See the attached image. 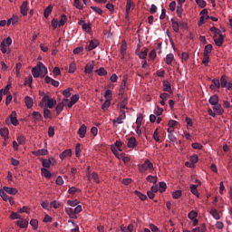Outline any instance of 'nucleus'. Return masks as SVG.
I'll list each match as a JSON object with an SVG mask.
<instances>
[{
  "label": "nucleus",
  "mask_w": 232,
  "mask_h": 232,
  "mask_svg": "<svg viewBox=\"0 0 232 232\" xmlns=\"http://www.w3.org/2000/svg\"><path fill=\"white\" fill-rule=\"evenodd\" d=\"M140 173H145L147 169L153 171V163L150 160H146L143 164L139 166Z\"/></svg>",
  "instance_id": "f257e3e1"
},
{
  "label": "nucleus",
  "mask_w": 232,
  "mask_h": 232,
  "mask_svg": "<svg viewBox=\"0 0 232 232\" xmlns=\"http://www.w3.org/2000/svg\"><path fill=\"white\" fill-rule=\"evenodd\" d=\"M11 44H12V38L7 37L5 40H4L0 45L2 53H6V52H8V50L6 49V46H10Z\"/></svg>",
  "instance_id": "f03ea898"
},
{
  "label": "nucleus",
  "mask_w": 232,
  "mask_h": 232,
  "mask_svg": "<svg viewBox=\"0 0 232 232\" xmlns=\"http://www.w3.org/2000/svg\"><path fill=\"white\" fill-rule=\"evenodd\" d=\"M46 101H47V106L48 108H50V110L53 109L55 104H57V101L53 99H48V96H44L42 99V102H46Z\"/></svg>",
  "instance_id": "7ed1b4c3"
},
{
  "label": "nucleus",
  "mask_w": 232,
  "mask_h": 232,
  "mask_svg": "<svg viewBox=\"0 0 232 232\" xmlns=\"http://www.w3.org/2000/svg\"><path fill=\"white\" fill-rule=\"evenodd\" d=\"M124 119H126V111H121L120 116L116 120H113L112 122L113 124H122V121H124Z\"/></svg>",
  "instance_id": "20e7f679"
},
{
  "label": "nucleus",
  "mask_w": 232,
  "mask_h": 232,
  "mask_svg": "<svg viewBox=\"0 0 232 232\" xmlns=\"http://www.w3.org/2000/svg\"><path fill=\"white\" fill-rule=\"evenodd\" d=\"M20 13L22 15H28V1L23 2L22 5L20 6Z\"/></svg>",
  "instance_id": "39448f33"
},
{
  "label": "nucleus",
  "mask_w": 232,
  "mask_h": 232,
  "mask_svg": "<svg viewBox=\"0 0 232 232\" xmlns=\"http://www.w3.org/2000/svg\"><path fill=\"white\" fill-rule=\"evenodd\" d=\"M97 46H99V41L92 40L89 45L86 46V50H88V52H92V50H95Z\"/></svg>",
  "instance_id": "423d86ee"
},
{
  "label": "nucleus",
  "mask_w": 232,
  "mask_h": 232,
  "mask_svg": "<svg viewBox=\"0 0 232 232\" xmlns=\"http://www.w3.org/2000/svg\"><path fill=\"white\" fill-rule=\"evenodd\" d=\"M224 35L214 36V43L216 46H222L224 44Z\"/></svg>",
  "instance_id": "0eeeda50"
},
{
  "label": "nucleus",
  "mask_w": 232,
  "mask_h": 232,
  "mask_svg": "<svg viewBox=\"0 0 232 232\" xmlns=\"http://www.w3.org/2000/svg\"><path fill=\"white\" fill-rule=\"evenodd\" d=\"M16 116H17V113L15 111H12V113L9 116L13 126H17V124H19V121L17 120Z\"/></svg>",
  "instance_id": "6e6552de"
},
{
  "label": "nucleus",
  "mask_w": 232,
  "mask_h": 232,
  "mask_svg": "<svg viewBox=\"0 0 232 232\" xmlns=\"http://www.w3.org/2000/svg\"><path fill=\"white\" fill-rule=\"evenodd\" d=\"M163 92H167L168 93H173V90L171 89V83L168 81H163Z\"/></svg>",
  "instance_id": "1a4fd4ad"
},
{
  "label": "nucleus",
  "mask_w": 232,
  "mask_h": 232,
  "mask_svg": "<svg viewBox=\"0 0 232 232\" xmlns=\"http://www.w3.org/2000/svg\"><path fill=\"white\" fill-rule=\"evenodd\" d=\"M86 125L82 124L80 129L78 130V135L80 139H84L86 137Z\"/></svg>",
  "instance_id": "9d476101"
},
{
  "label": "nucleus",
  "mask_w": 232,
  "mask_h": 232,
  "mask_svg": "<svg viewBox=\"0 0 232 232\" xmlns=\"http://www.w3.org/2000/svg\"><path fill=\"white\" fill-rule=\"evenodd\" d=\"M210 90H220V80L213 79L212 84L210 85Z\"/></svg>",
  "instance_id": "9b49d317"
},
{
  "label": "nucleus",
  "mask_w": 232,
  "mask_h": 232,
  "mask_svg": "<svg viewBox=\"0 0 232 232\" xmlns=\"http://www.w3.org/2000/svg\"><path fill=\"white\" fill-rule=\"evenodd\" d=\"M45 82H46V84H50V82H51V84H52L53 86H54V88L59 87V82L53 80V79L51 78L50 76H46V77H45Z\"/></svg>",
  "instance_id": "f8f14e48"
},
{
  "label": "nucleus",
  "mask_w": 232,
  "mask_h": 232,
  "mask_svg": "<svg viewBox=\"0 0 232 232\" xmlns=\"http://www.w3.org/2000/svg\"><path fill=\"white\" fill-rule=\"evenodd\" d=\"M3 189L5 193H8V195H17L18 191L17 188L10 187H4Z\"/></svg>",
  "instance_id": "ddd939ff"
},
{
  "label": "nucleus",
  "mask_w": 232,
  "mask_h": 232,
  "mask_svg": "<svg viewBox=\"0 0 232 232\" xmlns=\"http://www.w3.org/2000/svg\"><path fill=\"white\" fill-rule=\"evenodd\" d=\"M66 157H72V150H65L63 152L60 154L61 160H64Z\"/></svg>",
  "instance_id": "4468645a"
},
{
  "label": "nucleus",
  "mask_w": 232,
  "mask_h": 232,
  "mask_svg": "<svg viewBox=\"0 0 232 232\" xmlns=\"http://www.w3.org/2000/svg\"><path fill=\"white\" fill-rule=\"evenodd\" d=\"M33 155H35L36 157L48 155V150L42 149V150H38L36 151H33Z\"/></svg>",
  "instance_id": "2eb2a0df"
},
{
  "label": "nucleus",
  "mask_w": 232,
  "mask_h": 232,
  "mask_svg": "<svg viewBox=\"0 0 232 232\" xmlns=\"http://www.w3.org/2000/svg\"><path fill=\"white\" fill-rule=\"evenodd\" d=\"M8 133H9V130L7 128L0 129V135L5 139V140H8Z\"/></svg>",
  "instance_id": "dca6fc26"
},
{
  "label": "nucleus",
  "mask_w": 232,
  "mask_h": 232,
  "mask_svg": "<svg viewBox=\"0 0 232 232\" xmlns=\"http://www.w3.org/2000/svg\"><path fill=\"white\" fill-rule=\"evenodd\" d=\"M65 212L70 217V218H77V216L75 215V210L72 208H65Z\"/></svg>",
  "instance_id": "f3484780"
},
{
  "label": "nucleus",
  "mask_w": 232,
  "mask_h": 232,
  "mask_svg": "<svg viewBox=\"0 0 232 232\" xmlns=\"http://www.w3.org/2000/svg\"><path fill=\"white\" fill-rule=\"evenodd\" d=\"M128 148H135L137 146V140L135 137H130L127 143Z\"/></svg>",
  "instance_id": "a211bd4d"
},
{
  "label": "nucleus",
  "mask_w": 232,
  "mask_h": 232,
  "mask_svg": "<svg viewBox=\"0 0 232 232\" xmlns=\"http://www.w3.org/2000/svg\"><path fill=\"white\" fill-rule=\"evenodd\" d=\"M214 111L218 113V115H222L224 113V110L222 109V105L216 103L213 107Z\"/></svg>",
  "instance_id": "6ab92c4d"
},
{
  "label": "nucleus",
  "mask_w": 232,
  "mask_h": 232,
  "mask_svg": "<svg viewBox=\"0 0 232 232\" xmlns=\"http://www.w3.org/2000/svg\"><path fill=\"white\" fill-rule=\"evenodd\" d=\"M171 24H172V28H173L174 32H176V34H179V28L180 26L179 22H177L175 20V18H171Z\"/></svg>",
  "instance_id": "aec40b11"
},
{
  "label": "nucleus",
  "mask_w": 232,
  "mask_h": 232,
  "mask_svg": "<svg viewBox=\"0 0 232 232\" xmlns=\"http://www.w3.org/2000/svg\"><path fill=\"white\" fill-rule=\"evenodd\" d=\"M38 68L40 70L39 72H40L41 77H44V75L48 73V69H46V66H44V64L38 65Z\"/></svg>",
  "instance_id": "412c9836"
},
{
  "label": "nucleus",
  "mask_w": 232,
  "mask_h": 232,
  "mask_svg": "<svg viewBox=\"0 0 232 232\" xmlns=\"http://www.w3.org/2000/svg\"><path fill=\"white\" fill-rule=\"evenodd\" d=\"M52 10H53V6L52 5H48L44 12V15L45 17V19H48V17H50V14H52Z\"/></svg>",
  "instance_id": "4be33fe9"
},
{
  "label": "nucleus",
  "mask_w": 232,
  "mask_h": 232,
  "mask_svg": "<svg viewBox=\"0 0 232 232\" xmlns=\"http://www.w3.org/2000/svg\"><path fill=\"white\" fill-rule=\"evenodd\" d=\"M33 118H34V122H39V121L43 120V115H41L39 111H34Z\"/></svg>",
  "instance_id": "5701e85b"
},
{
  "label": "nucleus",
  "mask_w": 232,
  "mask_h": 232,
  "mask_svg": "<svg viewBox=\"0 0 232 232\" xmlns=\"http://www.w3.org/2000/svg\"><path fill=\"white\" fill-rule=\"evenodd\" d=\"M209 104L215 106V104H218V96L217 94L211 96L208 100Z\"/></svg>",
  "instance_id": "b1692460"
},
{
  "label": "nucleus",
  "mask_w": 232,
  "mask_h": 232,
  "mask_svg": "<svg viewBox=\"0 0 232 232\" xmlns=\"http://www.w3.org/2000/svg\"><path fill=\"white\" fill-rule=\"evenodd\" d=\"M95 73H97L100 77H104L108 75V71H106L103 67L98 69L95 71Z\"/></svg>",
  "instance_id": "393cba45"
},
{
  "label": "nucleus",
  "mask_w": 232,
  "mask_h": 232,
  "mask_svg": "<svg viewBox=\"0 0 232 232\" xmlns=\"http://www.w3.org/2000/svg\"><path fill=\"white\" fill-rule=\"evenodd\" d=\"M128 104V99H123L120 103V111H124V110H128V107H126Z\"/></svg>",
  "instance_id": "a878e982"
},
{
  "label": "nucleus",
  "mask_w": 232,
  "mask_h": 232,
  "mask_svg": "<svg viewBox=\"0 0 232 232\" xmlns=\"http://www.w3.org/2000/svg\"><path fill=\"white\" fill-rule=\"evenodd\" d=\"M32 73H33V77H34V78L41 77L39 65H37L36 67H34L32 69Z\"/></svg>",
  "instance_id": "bb28decb"
},
{
  "label": "nucleus",
  "mask_w": 232,
  "mask_h": 232,
  "mask_svg": "<svg viewBox=\"0 0 232 232\" xmlns=\"http://www.w3.org/2000/svg\"><path fill=\"white\" fill-rule=\"evenodd\" d=\"M42 166L44 168H50L52 166V160L41 159Z\"/></svg>",
  "instance_id": "cd10ccee"
},
{
  "label": "nucleus",
  "mask_w": 232,
  "mask_h": 232,
  "mask_svg": "<svg viewBox=\"0 0 232 232\" xmlns=\"http://www.w3.org/2000/svg\"><path fill=\"white\" fill-rule=\"evenodd\" d=\"M211 52H213V45L211 44H208L205 46L204 55H209Z\"/></svg>",
  "instance_id": "c85d7f7f"
},
{
  "label": "nucleus",
  "mask_w": 232,
  "mask_h": 232,
  "mask_svg": "<svg viewBox=\"0 0 232 232\" xmlns=\"http://www.w3.org/2000/svg\"><path fill=\"white\" fill-rule=\"evenodd\" d=\"M210 215L215 218V220H220V214H218V211L215 208H212L210 210Z\"/></svg>",
  "instance_id": "c756f323"
},
{
  "label": "nucleus",
  "mask_w": 232,
  "mask_h": 232,
  "mask_svg": "<svg viewBox=\"0 0 232 232\" xmlns=\"http://www.w3.org/2000/svg\"><path fill=\"white\" fill-rule=\"evenodd\" d=\"M132 3H133V0H127V5H126V19H128V16L130 15V10H131Z\"/></svg>",
  "instance_id": "7c9ffc66"
},
{
  "label": "nucleus",
  "mask_w": 232,
  "mask_h": 232,
  "mask_svg": "<svg viewBox=\"0 0 232 232\" xmlns=\"http://www.w3.org/2000/svg\"><path fill=\"white\" fill-rule=\"evenodd\" d=\"M66 21H68V17H66V14H62L61 15V19L58 22V26L61 28V26H64V24H66Z\"/></svg>",
  "instance_id": "2f4dec72"
},
{
  "label": "nucleus",
  "mask_w": 232,
  "mask_h": 232,
  "mask_svg": "<svg viewBox=\"0 0 232 232\" xmlns=\"http://www.w3.org/2000/svg\"><path fill=\"white\" fill-rule=\"evenodd\" d=\"M16 224L19 227L24 228L28 227V222L26 221V219H21L16 221Z\"/></svg>",
  "instance_id": "473e14b6"
},
{
  "label": "nucleus",
  "mask_w": 232,
  "mask_h": 232,
  "mask_svg": "<svg viewBox=\"0 0 232 232\" xmlns=\"http://www.w3.org/2000/svg\"><path fill=\"white\" fill-rule=\"evenodd\" d=\"M41 171H42V175H44V177H45V179H52V172H50V170L43 168L41 169Z\"/></svg>",
  "instance_id": "72a5a7b5"
},
{
  "label": "nucleus",
  "mask_w": 232,
  "mask_h": 232,
  "mask_svg": "<svg viewBox=\"0 0 232 232\" xmlns=\"http://www.w3.org/2000/svg\"><path fill=\"white\" fill-rule=\"evenodd\" d=\"M25 105L27 106L28 109L32 108L34 106V100L30 98V96H26L24 99Z\"/></svg>",
  "instance_id": "f704fd0d"
},
{
  "label": "nucleus",
  "mask_w": 232,
  "mask_h": 232,
  "mask_svg": "<svg viewBox=\"0 0 232 232\" xmlns=\"http://www.w3.org/2000/svg\"><path fill=\"white\" fill-rule=\"evenodd\" d=\"M175 59V55H173V53H169L166 56V63L169 65H171V63H173V60Z\"/></svg>",
  "instance_id": "c9c22d12"
},
{
  "label": "nucleus",
  "mask_w": 232,
  "mask_h": 232,
  "mask_svg": "<svg viewBox=\"0 0 232 232\" xmlns=\"http://www.w3.org/2000/svg\"><path fill=\"white\" fill-rule=\"evenodd\" d=\"M198 186L195 184L190 185V192L192 195H195L196 197H198V190L197 189Z\"/></svg>",
  "instance_id": "e433bc0d"
},
{
  "label": "nucleus",
  "mask_w": 232,
  "mask_h": 232,
  "mask_svg": "<svg viewBox=\"0 0 232 232\" xmlns=\"http://www.w3.org/2000/svg\"><path fill=\"white\" fill-rule=\"evenodd\" d=\"M63 110H64V102H59L56 106V113L57 115H59L61 113V111H63Z\"/></svg>",
  "instance_id": "4c0bfd02"
},
{
  "label": "nucleus",
  "mask_w": 232,
  "mask_h": 232,
  "mask_svg": "<svg viewBox=\"0 0 232 232\" xmlns=\"http://www.w3.org/2000/svg\"><path fill=\"white\" fill-rule=\"evenodd\" d=\"M111 104V102L110 99H107L104 103L102 106V110H103V111H106V110H108L110 108Z\"/></svg>",
  "instance_id": "58836bf2"
},
{
  "label": "nucleus",
  "mask_w": 232,
  "mask_h": 232,
  "mask_svg": "<svg viewBox=\"0 0 232 232\" xmlns=\"http://www.w3.org/2000/svg\"><path fill=\"white\" fill-rule=\"evenodd\" d=\"M219 84L221 88H226V86H227V80L226 79V75L221 76Z\"/></svg>",
  "instance_id": "ea45409f"
},
{
  "label": "nucleus",
  "mask_w": 232,
  "mask_h": 232,
  "mask_svg": "<svg viewBox=\"0 0 232 232\" xmlns=\"http://www.w3.org/2000/svg\"><path fill=\"white\" fill-rule=\"evenodd\" d=\"M140 59H146L148 57V48H145L144 50L140 51V53H138Z\"/></svg>",
  "instance_id": "a19ab883"
},
{
  "label": "nucleus",
  "mask_w": 232,
  "mask_h": 232,
  "mask_svg": "<svg viewBox=\"0 0 232 232\" xmlns=\"http://www.w3.org/2000/svg\"><path fill=\"white\" fill-rule=\"evenodd\" d=\"M93 68H94L93 63H92V64H86V65H85V69H84V72H85V73H92V72H93Z\"/></svg>",
  "instance_id": "79ce46f5"
},
{
  "label": "nucleus",
  "mask_w": 232,
  "mask_h": 232,
  "mask_svg": "<svg viewBox=\"0 0 232 232\" xmlns=\"http://www.w3.org/2000/svg\"><path fill=\"white\" fill-rule=\"evenodd\" d=\"M11 88H12V82H8L7 85L5 86V88L1 89L0 92H2V93H4V95H6V93H8V92L10 91Z\"/></svg>",
  "instance_id": "37998d69"
},
{
  "label": "nucleus",
  "mask_w": 232,
  "mask_h": 232,
  "mask_svg": "<svg viewBox=\"0 0 232 232\" xmlns=\"http://www.w3.org/2000/svg\"><path fill=\"white\" fill-rule=\"evenodd\" d=\"M73 6L78 10H82V3H81V0H74Z\"/></svg>",
  "instance_id": "c03bdc74"
},
{
  "label": "nucleus",
  "mask_w": 232,
  "mask_h": 232,
  "mask_svg": "<svg viewBox=\"0 0 232 232\" xmlns=\"http://www.w3.org/2000/svg\"><path fill=\"white\" fill-rule=\"evenodd\" d=\"M166 188H168V186L166 185V182L164 181L160 182V193H164V191H166Z\"/></svg>",
  "instance_id": "a18cd8bd"
},
{
  "label": "nucleus",
  "mask_w": 232,
  "mask_h": 232,
  "mask_svg": "<svg viewBox=\"0 0 232 232\" xmlns=\"http://www.w3.org/2000/svg\"><path fill=\"white\" fill-rule=\"evenodd\" d=\"M0 197L5 202H8V199L10 198V197H8V195H6V193L3 190H0Z\"/></svg>",
  "instance_id": "49530a36"
},
{
  "label": "nucleus",
  "mask_w": 232,
  "mask_h": 232,
  "mask_svg": "<svg viewBox=\"0 0 232 232\" xmlns=\"http://www.w3.org/2000/svg\"><path fill=\"white\" fill-rule=\"evenodd\" d=\"M126 48H127L126 42L122 41L121 47V55H126Z\"/></svg>",
  "instance_id": "de8ad7c7"
},
{
  "label": "nucleus",
  "mask_w": 232,
  "mask_h": 232,
  "mask_svg": "<svg viewBox=\"0 0 232 232\" xmlns=\"http://www.w3.org/2000/svg\"><path fill=\"white\" fill-rule=\"evenodd\" d=\"M135 195H137L140 200H146V198H148V196L139 192V190H135Z\"/></svg>",
  "instance_id": "09e8293b"
},
{
  "label": "nucleus",
  "mask_w": 232,
  "mask_h": 232,
  "mask_svg": "<svg viewBox=\"0 0 232 232\" xmlns=\"http://www.w3.org/2000/svg\"><path fill=\"white\" fill-rule=\"evenodd\" d=\"M173 198H180L182 197V191L181 190H176L172 193Z\"/></svg>",
  "instance_id": "8fccbe9b"
},
{
  "label": "nucleus",
  "mask_w": 232,
  "mask_h": 232,
  "mask_svg": "<svg viewBox=\"0 0 232 232\" xmlns=\"http://www.w3.org/2000/svg\"><path fill=\"white\" fill-rule=\"evenodd\" d=\"M51 24H52L53 30H56L57 26H59V20L57 18H53L51 22Z\"/></svg>",
  "instance_id": "3c124183"
},
{
  "label": "nucleus",
  "mask_w": 232,
  "mask_h": 232,
  "mask_svg": "<svg viewBox=\"0 0 232 232\" xmlns=\"http://www.w3.org/2000/svg\"><path fill=\"white\" fill-rule=\"evenodd\" d=\"M198 215V214H197L196 211L192 210V211H190V212L188 213V218H189L190 220H195V218H197Z\"/></svg>",
  "instance_id": "603ef678"
},
{
  "label": "nucleus",
  "mask_w": 232,
  "mask_h": 232,
  "mask_svg": "<svg viewBox=\"0 0 232 232\" xmlns=\"http://www.w3.org/2000/svg\"><path fill=\"white\" fill-rule=\"evenodd\" d=\"M142 114H140L136 120L137 128H140V126L142 125Z\"/></svg>",
  "instance_id": "864d4df0"
},
{
  "label": "nucleus",
  "mask_w": 232,
  "mask_h": 232,
  "mask_svg": "<svg viewBox=\"0 0 232 232\" xmlns=\"http://www.w3.org/2000/svg\"><path fill=\"white\" fill-rule=\"evenodd\" d=\"M160 99L167 102L169 99V94L168 92H162L160 94Z\"/></svg>",
  "instance_id": "5fc2aeb1"
},
{
  "label": "nucleus",
  "mask_w": 232,
  "mask_h": 232,
  "mask_svg": "<svg viewBox=\"0 0 232 232\" xmlns=\"http://www.w3.org/2000/svg\"><path fill=\"white\" fill-rule=\"evenodd\" d=\"M34 81V78L32 77V75H29L28 77L25 78L24 80V84H28L29 86H32V82Z\"/></svg>",
  "instance_id": "6e6d98bb"
},
{
  "label": "nucleus",
  "mask_w": 232,
  "mask_h": 232,
  "mask_svg": "<svg viewBox=\"0 0 232 232\" xmlns=\"http://www.w3.org/2000/svg\"><path fill=\"white\" fill-rule=\"evenodd\" d=\"M111 95H112L111 90H106L105 91L104 97H105L106 100L109 99V101H111Z\"/></svg>",
  "instance_id": "4d7b16f0"
},
{
  "label": "nucleus",
  "mask_w": 232,
  "mask_h": 232,
  "mask_svg": "<svg viewBox=\"0 0 232 232\" xmlns=\"http://www.w3.org/2000/svg\"><path fill=\"white\" fill-rule=\"evenodd\" d=\"M75 155H76V157H81V144L80 143L76 144Z\"/></svg>",
  "instance_id": "13d9d810"
},
{
  "label": "nucleus",
  "mask_w": 232,
  "mask_h": 232,
  "mask_svg": "<svg viewBox=\"0 0 232 232\" xmlns=\"http://www.w3.org/2000/svg\"><path fill=\"white\" fill-rule=\"evenodd\" d=\"M148 182H153V184H157V177L156 176H148Z\"/></svg>",
  "instance_id": "bf43d9fd"
},
{
  "label": "nucleus",
  "mask_w": 232,
  "mask_h": 232,
  "mask_svg": "<svg viewBox=\"0 0 232 232\" xmlns=\"http://www.w3.org/2000/svg\"><path fill=\"white\" fill-rule=\"evenodd\" d=\"M30 225L34 227V229H36L37 226H39V221H37V219H31Z\"/></svg>",
  "instance_id": "052dcab7"
},
{
  "label": "nucleus",
  "mask_w": 232,
  "mask_h": 232,
  "mask_svg": "<svg viewBox=\"0 0 232 232\" xmlns=\"http://www.w3.org/2000/svg\"><path fill=\"white\" fill-rule=\"evenodd\" d=\"M53 135H55V129L53 127L50 126L48 129V136L53 137Z\"/></svg>",
  "instance_id": "680f3d73"
},
{
  "label": "nucleus",
  "mask_w": 232,
  "mask_h": 232,
  "mask_svg": "<svg viewBox=\"0 0 232 232\" xmlns=\"http://www.w3.org/2000/svg\"><path fill=\"white\" fill-rule=\"evenodd\" d=\"M193 150H202L203 146L202 144L198 142L192 143Z\"/></svg>",
  "instance_id": "e2e57ef3"
},
{
  "label": "nucleus",
  "mask_w": 232,
  "mask_h": 232,
  "mask_svg": "<svg viewBox=\"0 0 232 232\" xmlns=\"http://www.w3.org/2000/svg\"><path fill=\"white\" fill-rule=\"evenodd\" d=\"M51 115H52V112L50 111V110L45 109L44 111V119H50Z\"/></svg>",
  "instance_id": "0e129e2a"
},
{
  "label": "nucleus",
  "mask_w": 232,
  "mask_h": 232,
  "mask_svg": "<svg viewBox=\"0 0 232 232\" xmlns=\"http://www.w3.org/2000/svg\"><path fill=\"white\" fill-rule=\"evenodd\" d=\"M56 184H57V186H63V184H64V180L63 179V177H61V176L57 177Z\"/></svg>",
  "instance_id": "69168bd1"
},
{
  "label": "nucleus",
  "mask_w": 232,
  "mask_h": 232,
  "mask_svg": "<svg viewBox=\"0 0 232 232\" xmlns=\"http://www.w3.org/2000/svg\"><path fill=\"white\" fill-rule=\"evenodd\" d=\"M76 66L75 63H71L69 66V73H75Z\"/></svg>",
  "instance_id": "338daca9"
},
{
  "label": "nucleus",
  "mask_w": 232,
  "mask_h": 232,
  "mask_svg": "<svg viewBox=\"0 0 232 232\" xmlns=\"http://www.w3.org/2000/svg\"><path fill=\"white\" fill-rule=\"evenodd\" d=\"M182 12H183L182 5H178L177 7L178 17H182Z\"/></svg>",
  "instance_id": "774afa93"
}]
</instances>
